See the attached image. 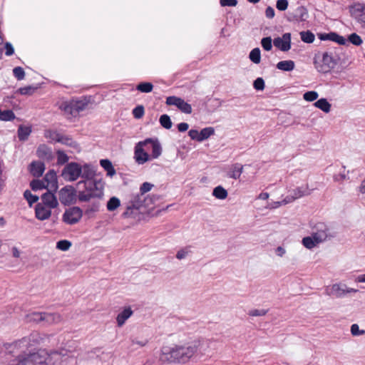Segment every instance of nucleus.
<instances>
[{
  "label": "nucleus",
  "mask_w": 365,
  "mask_h": 365,
  "mask_svg": "<svg viewBox=\"0 0 365 365\" xmlns=\"http://www.w3.org/2000/svg\"><path fill=\"white\" fill-rule=\"evenodd\" d=\"M195 354V346L192 341L182 346H164L161 349L160 360L163 362L185 364Z\"/></svg>",
  "instance_id": "1"
},
{
  "label": "nucleus",
  "mask_w": 365,
  "mask_h": 365,
  "mask_svg": "<svg viewBox=\"0 0 365 365\" xmlns=\"http://www.w3.org/2000/svg\"><path fill=\"white\" fill-rule=\"evenodd\" d=\"M84 182L86 190L78 193V200L81 202H88L92 198H101L103 196V185L101 182L81 181Z\"/></svg>",
  "instance_id": "2"
},
{
  "label": "nucleus",
  "mask_w": 365,
  "mask_h": 365,
  "mask_svg": "<svg viewBox=\"0 0 365 365\" xmlns=\"http://www.w3.org/2000/svg\"><path fill=\"white\" fill-rule=\"evenodd\" d=\"M338 58L333 51H327L322 56H317L314 60L316 69L323 73H327L333 69L337 64Z\"/></svg>",
  "instance_id": "3"
},
{
  "label": "nucleus",
  "mask_w": 365,
  "mask_h": 365,
  "mask_svg": "<svg viewBox=\"0 0 365 365\" xmlns=\"http://www.w3.org/2000/svg\"><path fill=\"white\" fill-rule=\"evenodd\" d=\"M153 203L152 198L148 195H145L140 192L131 195L129 205L126 210L123 213L125 217H130L133 215V209L138 210L141 207H149Z\"/></svg>",
  "instance_id": "4"
},
{
  "label": "nucleus",
  "mask_w": 365,
  "mask_h": 365,
  "mask_svg": "<svg viewBox=\"0 0 365 365\" xmlns=\"http://www.w3.org/2000/svg\"><path fill=\"white\" fill-rule=\"evenodd\" d=\"M87 106L88 103L83 100H71L61 103L59 108L68 118H71L76 117L80 112L86 110Z\"/></svg>",
  "instance_id": "5"
},
{
  "label": "nucleus",
  "mask_w": 365,
  "mask_h": 365,
  "mask_svg": "<svg viewBox=\"0 0 365 365\" xmlns=\"http://www.w3.org/2000/svg\"><path fill=\"white\" fill-rule=\"evenodd\" d=\"M350 16L360 26L365 29V4L356 2L349 6Z\"/></svg>",
  "instance_id": "6"
},
{
  "label": "nucleus",
  "mask_w": 365,
  "mask_h": 365,
  "mask_svg": "<svg viewBox=\"0 0 365 365\" xmlns=\"http://www.w3.org/2000/svg\"><path fill=\"white\" fill-rule=\"evenodd\" d=\"M82 173V166L77 163H68L61 171V176L68 182L76 180Z\"/></svg>",
  "instance_id": "7"
},
{
  "label": "nucleus",
  "mask_w": 365,
  "mask_h": 365,
  "mask_svg": "<svg viewBox=\"0 0 365 365\" xmlns=\"http://www.w3.org/2000/svg\"><path fill=\"white\" fill-rule=\"evenodd\" d=\"M76 191L71 185H66L58 191V198L61 204L69 205L76 201Z\"/></svg>",
  "instance_id": "8"
},
{
  "label": "nucleus",
  "mask_w": 365,
  "mask_h": 365,
  "mask_svg": "<svg viewBox=\"0 0 365 365\" xmlns=\"http://www.w3.org/2000/svg\"><path fill=\"white\" fill-rule=\"evenodd\" d=\"M83 216V211L78 207H72L65 210L62 220L68 225H74L80 221Z\"/></svg>",
  "instance_id": "9"
},
{
  "label": "nucleus",
  "mask_w": 365,
  "mask_h": 365,
  "mask_svg": "<svg viewBox=\"0 0 365 365\" xmlns=\"http://www.w3.org/2000/svg\"><path fill=\"white\" fill-rule=\"evenodd\" d=\"M312 235L317 242L322 243L330 237L329 229L324 222H318L313 227Z\"/></svg>",
  "instance_id": "10"
},
{
  "label": "nucleus",
  "mask_w": 365,
  "mask_h": 365,
  "mask_svg": "<svg viewBox=\"0 0 365 365\" xmlns=\"http://www.w3.org/2000/svg\"><path fill=\"white\" fill-rule=\"evenodd\" d=\"M147 150L143 140L136 143L134 150V159L138 165H143L151 160V157Z\"/></svg>",
  "instance_id": "11"
},
{
  "label": "nucleus",
  "mask_w": 365,
  "mask_h": 365,
  "mask_svg": "<svg viewBox=\"0 0 365 365\" xmlns=\"http://www.w3.org/2000/svg\"><path fill=\"white\" fill-rule=\"evenodd\" d=\"M310 190L309 189L308 185H302L297 187L290 191V195L287 196L284 200V204H288L294 200L299 199L303 196L308 195L310 194Z\"/></svg>",
  "instance_id": "12"
},
{
  "label": "nucleus",
  "mask_w": 365,
  "mask_h": 365,
  "mask_svg": "<svg viewBox=\"0 0 365 365\" xmlns=\"http://www.w3.org/2000/svg\"><path fill=\"white\" fill-rule=\"evenodd\" d=\"M143 141L145 143L146 150H151V154L150 155L151 157V160L153 159H157L161 155L163 148L158 139L147 138Z\"/></svg>",
  "instance_id": "13"
},
{
  "label": "nucleus",
  "mask_w": 365,
  "mask_h": 365,
  "mask_svg": "<svg viewBox=\"0 0 365 365\" xmlns=\"http://www.w3.org/2000/svg\"><path fill=\"white\" fill-rule=\"evenodd\" d=\"M166 104L168 106H175L182 113L186 114H190L192 113L191 106L181 98L176 96H169L166 98Z\"/></svg>",
  "instance_id": "14"
},
{
  "label": "nucleus",
  "mask_w": 365,
  "mask_h": 365,
  "mask_svg": "<svg viewBox=\"0 0 365 365\" xmlns=\"http://www.w3.org/2000/svg\"><path fill=\"white\" fill-rule=\"evenodd\" d=\"M192 343L195 346L196 354L199 352L202 355L206 354L215 349V341L211 339L196 340L192 341Z\"/></svg>",
  "instance_id": "15"
},
{
  "label": "nucleus",
  "mask_w": 365,
  "mask_h": 365,
  "mask_svg": "<svg viewBox=\"0 0 365 365\" xmlns=\"http://www.w3.org/2000/svg\"><path fill=\"white\" fill-rule=\"evenodd\" d=\"M48 338V336L46 334L34 332L28 337L23 339L21 344H26V345L32 346L44 343Z\"/></svg>",
  "instance_id": "16"
},
{
  "label": "nucleus",
  "mask_w": 365,
  "mask_h": 365,
  "mask_svg": "<svg viewBox=\"0 0 365 365\" xmlns=\"http://www.w3.org/2000/svg\"><path fill=\"white\" fill-rule=\"evenodd\" d=\"M273 43L275 47L282 51H288L291 48V34L285 33L282 37L275 38Z\"/></svg>",
  "instance_id": "17"
},
{
  "label": "nucleus",
  "mask_w": 365,
  "mask_h": 365,
  "mask_svg": "<svg viewBox=\"0 0 365 365\" xmlns=\"http://www.w3.org/2000/svg\"><path fill=\"white\" fill-rule=\"evenodd\" d=\"M41 203H42L43 206L46 205L51 209L56 208L58 206V200L55 195L51 192V190H48V192L43 194L41 195Z\"/></svg>",
  "instance_id": "18"
},
{
  "label": "nucleus",
  "mask_w": 365,
  "mask_h": 365,
  "mask_svg": "<svg viewBox=\"0 0 365 365\" xmlns=\"http://www.w3.org/2000/svg\"><path fill=\"white\" fill-rule=\"evenodd\" d=\"M51 210L46 205L43 206L41 202L38 203L35 208L36 218L42 221L48 219L51 215Z\"/></svg>",
  "instance_id": "19"
},
{
  "label": "nucleus",
  "mask_w": 365,
  "mask_h": 365,
  "mask_svg": "<svg viewBox=\"0 0 365 365\" xmlns=\"http://www.w3.org/2000/svg\"><path fill=\"white\" fill-rule=\"evenodd\" d=\"M11 365H34L32 353H22L11 361Z\"/></svg>",
  "instance_id": "20"
},
{
  "label": "nucleus",
  "mask_w": 365,
  "mask_h": 365,
  "mask_svg": "<svg viewBox=\"0 0 365 365\" xmlns=\"http://www.w3.org/2000/svg\"><path fill=\"white\" fill-rule=\"evenodd\" d=\"M64 356L62 351H47L46 365H60Z\"/></svg>",
  "instance_id": "21"
},
{
  "label": "nucleus",
  "mask_w": 365,
  "mask_h": 365,
  "mask_svg": "<svg viewBox=\"0 0 365 365\" xmlns=\"http://www.w3.org/2000/svg\"><path fill=\"white\" fill-rule=\"evenodd\" d=\"M48 190H56L57 188L56 174L53 170L48 171L43 179Z\"/></svg>",
  "instance_id": "22"
},
{
  "label": "nucleus",
  "mask_w": 365,
  "mask_h": 365,
  "mask_svg": "<svg viewBox=\"0 0 365 365\" xmlns=\"http://www.w3.org/2000/svg\"><path fill=\"white\" fill-rule=\"evenodd\" d=\"M133 314V311L130 307H124L117 315L116 322L118 326L121 327Z\"/></svg>",
  "instance_id": "23"
},
{
  "label": "nucleus",
  "mask_w": 365,
  "mask_h": 365,
  "mask_svg": "<svg viewBox=\"0 0 365 365\" xmlns=\"http://www.w3.org/2000/svg\"><path fill=\"white\" fill-rule=\"evenodd\" d=\"M34 365H46L47 351L39 349L32 353Z\"/></svg>",
  "instance_id": "24"
},
{
  "label": "nucleus",
  "mask_w": 365,
  "mask_h": 365,
  "mask_svg": "<svg viewBox=\"0 0 365 365\" xmlns=\"http://www.w3.org/2000/svg\"><path fill=\"white\" fill-rule=\"evenodd\" d=\"M328 294L336 297H342L346 294V285L333 284L328 290Z\"/></svg>",
  "instance_id": "25"
},
{
  "label": "nucleus",
  "mask_w": 365,
  "mask_h": 365,
  "mask_svg": "<svg viewBox=\"0 0 365 365\" xmlns=\"http://www.w3.org/2000/svg\"><path fill=\"white\" fill-rule=\"evenodd\" d=\"M243 165L240 163L232 165L227 173V176L235 180L239 179L243 172Z\"/></svg>",
  "instance_id": "26"
},
{
  "label": "nucleus",
  "mask_w": 365,
  "mask_h": 365,
  "mask_svg": "<svg viewBox=\"0 0 365 365\" xmlns=\"http://www.w3.org/2000/svg\"><path fill=\"white\" fill-rule=\"evenodd\" d=\"M62 318L60 314L56 313L44 312L43 324L51 325L61 322Z\"/></svg>",
  "instance_id": "27"
},
{
  "label": "nucleus",
  "mask_w": 365,
  "mask_h": 365,
  "mask_svg": "<svg viewBox=\"0 0 365 365\" xmlns=\"http://www.w3.org/2000/svg\"><path fill=\"white\" fill-rule=\"evenodd\" d=\"M45 170L44 163L41 161L33 162L31 164L30 171L34 176H41Z\"/></svg>",
  "instance_id": "28"
},
{
  "label": "nucleus",
  "mask_w": 365,
  "mask_h": 365,
  "mask_svg": "<svg viewBox=\"0 0 365 365\" xmlns=\"http://www.w3.org/2000/svg\"><path fill=\"white\" fill-rule=\"evenodd\" d=\"M37 155L43 160H49L52 156L51 150L45 145H41L36 151Z\"/></svg>",
  "instance_id": "29"
},
{
  "label": "nucleus",
  "mask_w": 365,
  "mask_h": 365,
  "mask_svg": "<svg viewBox=\"0 0 365 365\" xmlns=\"http://www.w3.org/2000/svg\"><path fill=\"white\" fill-rule=\"evenodd\" d=\"M314 106L326 113L330 112L331 107V105L328 102V101L323 98L317 101L314 103Z\"/></svg>",
  "instance_id": "30"
},
{
  "label": "nucleus",
  "mask_w": 365,
  "mask_h": 365,
  "mask_svg": "<svg viewBox=\"0 0 365 365\" xmlns=\"http://www.w3.org/2000/svg\"><path fill=\"white\" fill-rule=\"evenodd\" d=\"M294 62L292 60L279 61L276 66L277 69L284 71H291L294 68Z\"/></svg>",
  "instance_id": "31"
},
{
  "label": "nucleus",
  "mask_w": 365,
  "mask_h": 365,
  "mask_svg": "<svg viewBox=\"0 0 365 365\" xmlns=\"http://www.w3.org/2000/svg\"><path fill=\"white\" fill-rule=\"evenodd\" d=\"M44 312H31L26 315V320L29 322L43 323Z\"/></svg>",
  "instance_id": "32"
},
{
  "label": "nucleus",
  "mask_w": 365,
  "mask_h": 365,
  "mask_svg": "<svg viewBox=\"0 0 365 365\" xmlns=\"http://www.w3.org/2000/svg\"><path fill=\"white\" fill-rule=\"evenodd\" d=\"M101 165L107 172V175L113 177L115 174V170L114 169L111 162L109 160L103 159L100 161Z\"/></svg>",
  "instance_id": "33"
},
{
  "label": "nucleus",
  "mask_w": 365,
  "mask_h": 365,
  "mask_svg": "<svg viewBox=\"0 0 365 365\" xmlns=\"http://www.w3.org/2000/svg\"><path fill=\"white\" fill-rule=\"evenodd\" d=\"M302 245L307 249L311 250L317 246L320 242H317L315 238L311 236L305 237L302 239Z\"/></svg>",
  "instance_id": "34"
},
{
  "label": "nucleus",
  "mask_w": 365,
  "mask_h": 365,
  "mask_svg": "<svg viewBox=\"0 0 365 365\" xmlns=\"http://www.w3.org/2000/svg\"><path fill=\"white\" fill-rule=\"evenodd\" d=\"M93 175V170L88 165H85L82 167V173L80 177L85 179V181H91V179Z\"/></svg>",
  "instance_id": "35"
},
{
  "label": "nucleus",
  "mask_w": 365,
  "mask_h": 365,
  "mask_svg": "<svg viewBox=\"0 0 365 365\" xmlns=\"http://www.w3.org/2000/svg\"><path fill=\"white\" fill-rule=\"evenodd\" d=\"M120 206V200L117 197H112L107 202V210L110 212L115 210Z\"/></svg>",
  "instance_id": "36"
},
{
  "label": "nucleus",
  "mask_w": 365,
  "mask_h": 365,
  "mask_svg": "<svg viewBox=\"0 0 365 365\" xmlns=\"http://www.w3.org/2000/svg\"><path fill=\"white\" fill-rule=\"evenodd\" d=\"M31 132V130L29 127L26 126H19L18 129V137L20 140H26L28 137L29 136L30 133Z\"/></svg>",
  "instance_id": "37"
},
{
  "label": "nucleus",
  "mask_w": 365,
  "mask_h": 365,
  "mask_svg": "<svg viewBox=\"0 0 365 365\" xmlns=\"http://www.w3.org/2000/svg\"><path fill=\"white\" fill-rule=\"evenodd\" d=\"M249 58L252 62L254 63L258 64L261 61V52L259 48H253L250 54Z\"/></svg>",
  "instance_id": "38"
},
{
  "label": "nucleus",
  "mask_w": 365,
  "mask_h": 365,
  "mask_svg": "<svg viewBox=\"0 0 365 365\" xmlns=\"http://www.w3.org/2000/svg\"><path fill=\"white\" fill-rule=\"evenodd\" d=\"M212 195L217 199L224 200L227 197V192L222 186H217L214 188Z\"/></svg>",
  "instance_id": "39"
},
{
  "label": "nucleus",
  "mask_w": 365,
  "mask_h": 365,
  "mask_svg": "<svg viewBox=\"0 0 365 365\" xmlns=\"http://www.w3.org/2000/svg\"><path fill=\"white\" fill-rule=\"evenodd\" d=\"M215 133V130L212 127L205 128L200 132L201 142L207 139Z\"/></svg>",
  "instance_id": "40"
},
{
  "label": "nucleus",
  "mask_w": 365,
  "mask_h": 365,
  "mask_svg": "<svg viewBox=\"0 0 365 365\" xmlns=\"http://www.w3.org/2000/svg\"><path fill=\"white\" fill-rule=\"evenodd\" d=\"M15 118V114L11 110H0V120L4 121L11 120Z\"/></svg>",
  "instance_id": "41"
},
{
  "label": "nucleus",
  "mask_w": 365,
  "mask_h": 365,
  "mask_svg": "<svg viewBox=\"0 0 365 365\" xmlns=\"http://www.w3.org/2000/svg\"><path fill=\"white\" fill-rule=\"evenodd\" d=\"M300 36H301V39L304 42L307 43H312L315 39L314 35L311 31H302L300 33Z\"/></svg>",
  "instance_id": "42"
},
{
  "label": "nucleus",
  "mask_w": 365,
  "mask_h": 365,
  "mask_svg": "<svg viewBox=\"0 0 365 365\" xmlns=\"http://www.w3.org/2000/svg\"><path fill=\"white\" fill-rule=\"evenodd\" d=\"M30 185L31 189L34 191L42 190L43 188L46 189L45 182H43V180H34L31 182Z\"/></svg>",
  "instance_id": "43"
},
{
  "label": "nucleus",
  "mask_w": 365,
  "mask_h": 365,
  "mask_svg": "<svg viewBox=\"0 0 365 365\" xmlns=\"http://www.w3.org/2000/svg\"><path fill=\"white\" fill-rule=\"evenodd\" d=\"M153 88V84L149 82H143L137 86V89L142 93H150Z\"/></svg>",
  "instance_id": "44"
},
{
  "label": "nucleus",
  "mask_w": 365,
  "mask_h": 365,
  "mask_svg": "<svg viewBox=\"0 0 365 365\" xmlns=\"http://www.w3.org/2000/svg\"><path fill=\"white\" fill-rule=\"evenodd\" d=\"M159 121L160 125L166 129H170L172 127L173 124L170 118L166 114L162 115L160 117Z\"/></svg>",
  "instance_id": "45"
},
{
  "label": "nucleus",
  "mask_w": 365,
  "mask_h": 365,
  "mask_svg": "<svg viewBox=\"0 0 365 365\" xmlns=\"http://www.w3.org/2000/svg\"><path fill=\"white\" fill-rule=\"evenodd\" d=\"M328 38L338 43L340 45H344L346 42V38L343 36H339L335 33H331L328 35Z\"/></svg>",
  "instance_id": "46"
},
{
  "label": "nucleus",
  "mask_w": 365,
  "mask_h": 365,
  "mask_svg": "<svg viewBox=\"0 0 365 365\" xmlns=\"http://www.w3.org/2000/svg\"><path fill=\"white\" fill-rule=\"evenodd\" d=\"M319 97V94L317 91H307L304 93L303 98L304 101L308 102H312L315 100H317Z\"/></svg>",
  "instance_id": "47"
},
{
  "label": "nucleus",
  "mask_w": 365,
  "mask_h": 365,
  "mask_svg": "<svg viewBox=\"0 0 365 365\" xmlns=\"http://www.w3.org/2000/svg\"><path fill=\"white\" fill-rule=\"evenodd\" d=\"M61 133L54 131V130H46L45 131V137L52 141L58 142Z\"/></svg>",
  "instance_id": "48"
},
{
  "label": "nucleus",
  "mask_w": 365,
  "mask_h": 365,
  "mask_svg": "<svg viewBox=\"0 0 365 365\" xmlns=\"http://www.w3.org/2000/svg\"><path fill=\"white\" fill-rule=\"evenodd\" d=\"M71 242L68 240H60L56 243V248L61 251H67L71 247Z\"/></svg>",
  "instance_id": "49"
},
{
  "label": "nucleus",
  "mask_w": 365,
  "mask_h": 365,
  "mask_svg": "<svg viewBox=\"0 0 365 365\" xmlns=\"http://www.w3.org/2000/svg\"><path fill=\"white\" fill-rule=\"evenodd\" d=\"M58 143H61L63 144L71 146V147H76V143L73 141L71 138L66 135H63L62 134L60 135V138L58 140Z\"/></svg>",
  "instance_id": "50"
},
{
  "label": "nucleus",
  "mask_w": 365,
  "mask_h": 365,
  "mask_svg": "<svg viewBox=\"0 0 365 365\" xmlns=\"http://www.w3.org/2000/svg\"><path fill=\"white\" fill-rule=\"evenodd\" d=\"M261 45L265 51H270L272 48V41L271 37L269 36L263 38L261 40Z\"/></svg>",
  "instance_id": "51"
},
{
  "label": "nucleus",
  "mask_w": 365,
  "mask_h": 365,
  "mask_svg": "<svg viewBox=\"0 0 365 365\" xmlns=\"http://www.w3.org/2000/svg\"><path fill=\"white\" fill-rule=\"evenodd\" d=\"M349 41L355 46H359L363 42L361 38L356 33H353L349 35Z\"/></svg>",
  "instance_id": "52"
},
{
  "label": "nucleus",
  "mask_w": 365,
  "mask_h": 365,
  "mask_svg": "<svg viewBox=\"0 0 365 365\" xmlns=\"http://www.w3.org/2000/svg\"><path fill=\"white\" fill-rule=\"evenodd\" d=\"M144 113L145 110L143 106H138L133 110V115L136 119L141 118Z\"/></svg>",
  "instance_id": "53"
},
{
  "label": "nucleus",
  "mask_w": 365,
  "mask_h": 365,
  "mask_svg": "<svg viewBox=\"0 0 365 365\" xmlns=\"http://www.w3.org/2000/svg\"><path fill=\"white\" fill-rule=\"evenodd\" d=\"M24 195L30 205L36 202L38 200V197L36 195H34L29 190H26L24 192Z\"/></svg>",
  "instance_id": "54"
},
{
  "label": "nucleus",
  "mask_w": 365,
  "mask_h": 365,
  "mask_svg": "<svg viewBox=\"0 0 365 365\" xmlns=\"http://www.w3.org/2000/svg\"><path fill=\"white\" fill-rule=\"evenodd\" d=\"M13 73L14 76L18 80H22L24 78L25 76V72L24 69L21 67H16L13 69Z\"/></svg>",
  "instance_id": "55"
},
{
  "label": "nucleus",
  "mask_w": 365,
  "mask_h": 365,
  "mask_svg": "<svg viewBox=\"0 0 365 365\" xmlns=\"http://www.w3.org/2000/svg\"><path fill=\"white\" fill-rule=\"evenodd\" d=\"M153 186L154 185L153 184L148 182H145L141 185L139 192L146 195L145 194L148 192L150 191Z\"/></svg>",
  "instance_id": "56"
},
{
  "label": "nucleus",
  "mask_w": 365,
  "mask_h": 365,
  "mask_svg": "<svg viewBox=\"0 0 365 365\" xmlns=\"http://www.w3.org/2000/svg\"><path fill=\"white\" fill-rule=\"evenodd\" d=\"M267 313V310L261 309H252L249 312V315L252 317H261L264 316Z\"/></svg>",
  "instance_id": "57"
},
{
  "label": "nucleus",
  "mask_w": 365,
  "mask_h": 365,
  "mask_svg": "<svg viewBox=\"0 0 365 365\" xmlns=\"http://www.w3.org/2000/svg\"><path fill=\"white\" fill-rule=\"evenodd\" d=\"M351 333L353 336H361L365 333L364 330H360L359 325L354 324L351 326Z\"/></svg>",
  "instance_id": "58"
},
{
  "label": "nucleus",
  "mask_w": 365,
  "mask_h": 365,
  "mask_svg": "<svg viewBox=\"0 0 365 365\" xmlns=\"http://www.w3.org/2000/svg\"><path fill=\"white\" fill-rule=\"evenodd\" d=\"M253 86L256 90L262 91L264 88V81L262 78H257L253 83Z\"/></svg>",
  "instance_id": "59"
},
{
  "label": "nucleus",
  "mask_w": 365,
  "mask_h": 365,
  "mask_svg": "<svg viewBox=\"0 0 365 365\" xmlns=\"http://www.w3.org/2000/svg\"><path fill=\"white\" fill-rule=\"evenodd\" d=\"M287 0H278L276 4V7L279 11H285L288 7Z\"/></svg>",
  "instance_id": "60"
},
{
  "label": "nucleus",
  "mask_w": 365,
  "mask_h": 365,
  "mask_svg": "<svg viewBox=\"0 0 365 365\" xmlns=\"http://www.w3.org/2000/svg\"><path fill=\"white\" fill-rule=\"evenodd\" d=\"M36 90L35 87L33 86H26L24 88H21L19 89V93L22 95H29L34 92Z\"/></svg>",
  "instance_id": "61"
},
{
  "label": "nucleus",
  "mask_w": 365,
  "mask_h": 365,
  "mask_svg": "<svg viewBox=\"0 0 365 365\" xmlns=\"http://www.w3.org/2000/svg\"><path fill=\"white\" fill-rule=\"evenodd\" d=\"M188 135L191 139L201 142L200 132H198L197 130H190Z\"/></svg>",
  "instance_id": "62"
},
{
  "label": "nucleus",
  "mask_w": 365,
  "mask_h": 365,
  "mask_svg": "<svg viewBox=\"0 0 365 365\" xmlns=\"http://www.w3.org/2000/svg\"><path fill=\"white\" fill-rule=\"evenodd\" d=\"M58 163L63 164L68 160V156L63 151L58 150L57 152Z\"/></svg>",
  "instance_id": "63"
},
{
  "label": "nucleus",
  "mask_w": 365,
  "mask_h": 365,
  "mask_svg": "<svg viewBox=\"0 0 365 365\" xmlns=\"http://www.w3.org/2000/svg\"><path fill=\"white\" fill-rule=\"evenodd\" d=\"M222 6H235L237 4V0H220Z\"/></svg>",
  "instance_id": "64"
}]
</instances>
